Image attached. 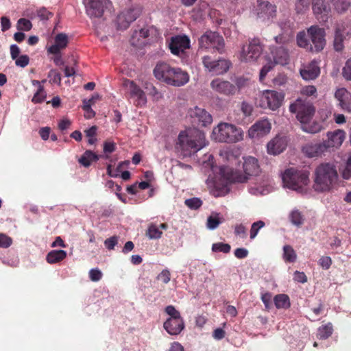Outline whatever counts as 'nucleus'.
Wrapping results in <instances>:
<instances>
[{"label":"nucleus","mask_w":351,"mask_h":351,"mask_svg":"<svg viewBox=\"0 0 351 351\" xmlns=\"http://www.w3.org/2000/svg\"><path fill=\"white\" fill-rule=\"evenodd\" d=\"M208 144L205 134L196 129L188 128L181 131L178 136L176 149L183 156H190Z\"/></svg>","instance_id":"1"},{"label":"nucleus","mask_w":351,"mask_h":351,"mask_svg":"<svg viewBox=\"0 0 351 351\" xmlns=\"http://www.w3.org/2000/svg\"><path fill=\"white\" fill-rule=\"evenodd\" d=\"M313 188L318 193H329L337 186L339 174L336 166L330 162L319 165L313 172Z\"/></svg>","instance_id":"2"},{"label":"nucleus","mask_w":351,"mask_h":351,"mask_svg":"<svg viewBox=\"0 0 351 351\" xmlns=\"http://www.w3.org/2000/svg\"><path fill=\"white\" fill-rule=\"evenodd\" d=\"M242 170L239 167L233 171L229 167L220 168V175L223 178V184L226 186L228 182H245L250 176H256L259 171L258 160L252 156L243 158Z\"/></svg>","instance_id":"3"},{"label":"nucleus","mask_w":351,"mask_h":351,"mask_svg":"<svg viewBox=\"0 0 351 351\" xmlns=\"http://www.w3.org/2000/svg\"><path fill=\"white\" fill-rule=\"evenodd\" d=\"M291 113L295 114L297 119L302 124L303 131L315 134L322 130V126L315 122L310 123L314 116L315 109L313 105L304 99H298L289 106Z\"/></svg>","instance_id":"4"},{"label":"nucleus","mask_w":351,"mask_h":351,"mask_svg":"<svg viewBox=\"0 0 351 351\" xmlns=\"http://www.w3.org/2000/svg\"><path fill=\"white\" fill-rule=\"evenodd\" d=\"M324 29L317 25H312L307 29L306 34L300 32L296 36L297 44L300 47L311 52H319L326 45Z\"/></svg>","instance_id":"5"},{"label":"nucleus","mask_w":351,"mask_h":351,"mask_svg":"<svg viewBox=\"0 0 351 351\" xmlns=\"http://www.w3.org/2000/svg\"><path fill=\"white\" fill-rule=\"evenodd\" d=\"M309 175V171L305 169H287L282 174L283 185L298 193H306L310 184Z\"/></svg>","instance_id":"6"},{"label":"nucleus","mask_w":351,"mask_h":351,"mask_svg":"<svg viewBox=\"0 0 351 351\" xmlns=\"http://www.w3.org/2000/svg\"><path fill=\"white\" fill-rule=\"evenodd\" d=\"M154 73L157 79L175 86H183L189 80V75L186 71L180 68L171 67L166 63L158 64Z\"/></svg>","instance_id":"7"},{"label":"nucleus","mask_w":351,"mask_h":351,"mask_svg":"<svg viewBox=\"0 0 351 351\" xmlns=\"http://www.w3.org/2000/svg\"><path fill=\"white\" fill-rule=\"evenodd\" d=\"M243 130L235 125L221 122L214 127L210 138L215 142L226 143H237L243 140Z\"/></svg>","instance_id":"8"},{"label":"nucleus","mask_w":351,"mask_h":351,"mask_svg":"<svg viewBox=\"0 0 351 351\" xmlns=\"http://www.w3.org/2000/svg\"><path fill=\"white\" fill-rule=\"evenodd\" d=\"M284 99L285 94L282 91L264 90L258 93L256 102L263 109L275 111L282 106Z\"/></svg>","instance_id":"9"},{"label":"nucleus","mask_w":351,"mask_h":351,"mask_svg":"<svg viewBox=\"0 0 351 351\" xmlns=\"http://www.w3.org/2000/svg\"><path fill=\"white\" fill-rule=\"evenodd\" d=\"M263 46L258 39H253L243 45L239 52L238 58L242 62H254L263 52Z\"/></svg>","instance_id":"10"},{"label":"nucleus","mask_w":351,"mask_h":351,"mask_svg":"<svg viewBox=\"0 0 351 351\" xmlns=\"http://www.w3.org/2000/svg\"><path fill=\"white\" fill-rule=\"evenodd\" d=\"M142 8L138 5L123 10L117 15L115 20L117 29L119 30L127 29L140 16Z\"/></svg>","instance_id":"11"},{"label":"nucleus","mask_w":351,"mask_h":351,"mask_svg":"<svg viewBox=\"0 0 351 351\" xmlns=\"http://www.w3.org/2000/svg\"><path fill=\"white\" fill-rule=\"evenodd\" d=\"M201 49H213L221 53L224 48V40L215 32H206L199 39Z\"/></svg>","instance_id":"12"},{"label":"nucleus","mask_w":351,"mask_h":351,"mask_svg":"<svg viewBox=\"0 0 351 351\" xmlns=\"http://www.w3.org/2000/svg\"><path fill=\"white\" fill-rule=\"evenodd\" d=\"M123 86L128 90L130 98L133 99V104L137 107L145 106L147 102L145 92L134 82L125 80Z\"/></svg>","instance_id":"13"},{"label":"nucleus","mask_w":351,"mask_h":351,"mask_svg":"<svg viewBox=\"0 0 351 351\" xmlns=\"http://www.w3.org/2000/svg\"><path fill=\"white\" fill-rule=\"evenodd\" d=\"M276 12V8L267 0H257L253 14L262 21L272 19Z\"/></svg>","instance_id":"14"},{"label":"nucleus","mask_w":351,"mask_h":351,"mask_svg":"<svg viewBox=\"0 0 351 351\" xmlns=\"http://www.w3.org/2000/svg\"><path fill=\"white\" fill-rule=\"evenodd\" d=\"M86 11L90 17H101L106 9L111 6L109 0H83Z\"/></svg>","instance_id":"15"},{"label":"nucleus","mask_w":351,"mask_h":351,"mask_svg":"<svg viewBox=\"0 0 351 351\" xmlns=\"http://www.w3.org/2000/svg\"><path fill=\"white\" fill-rule=\"evenodd\" d=\"M204 67L210 72L216 75H221L228 71L230 62L225 59L213 60L211 57L205 56L202 58Z\"/></svg>","instance_id":"16"},{"label":"nucleus","mask_w":351,"mask_h":351,"mask_svg":"<svg viewBox=\"0 0 351 351\" xmlns=\"http://www.w3.org/2000/svg\"><path fill=\"white\" fill-rule=\"evenodd\" d=\"M271 129V123L264 119L254 123L247 131V136L251 139H258L267 135Z\"/></svg>","instance_id":"17"},{"label":"nucleus","mask_w":351,"mask_h":351,"mask_svg":"<svg viewBox=\"0 0 351 351\" xmlns=\"http://www.w3.org/2000/svg\"><path fill=\"white\" fill-rule=\"evenodd\" d=\"M190 47V40L184 35H179L171 38L169 48L172 53L179 56Z\"/></svg>","instance_id":"18"},{"label":"nucleus","mask_w":351,"mask_h":351,"mask_svg":"<svg viewBox=\"0 0 351 351\" xmlns=\"http://www.w3.org/2000/svg\"><path fill=\"white\" fill-rule=\"evenodd\" d=\"M312 9L317 20L326 21L330 12V7L326 0H313Z\"/></svg>","instance_id":"19"},{"label":"nucleus","mask_w":351,"mask_h":351,"mask_svg":"<svg viewBox=\"0 0 351 351\" xmlns=\"http://www.w3.org/2000/svg\"><path fill=\"white\" fill-rule=\"evenodd\" d=\"M338 106L344 111L351 112V93L345 88H338L334 93Z\"/></svg>","instance_id":"20"},{"label":"nucleus","mask_w":351,"mask_h":351,"mask_svg":"<svg viewBox=\"0 0 351 351\" xmlns=\"http://www.w3.org/2000/svg\"><path fill=\"white\" fill-rule=\"evenodd\" d=\"M210 87L214 91L226 95H232L236 91V87L232 84L219 78L213 80L210 82Z\"/></svg>","instance_id":"21"},{"label":"nucleus","mask_w":351,"mask_h":351,"mask_svg":"<svg viewBox=\"0 0 351 351\" xmlns=\"http://www.w3.org/2000/svg\"><path fill=\"white\" fill-rule=\"evenodd\" d=\"M300 73L304 80H313L318 77L320 73V69L316 61H312L307 64H304L300 69Z\"/></svg>","instance_id":"22"},{"label":"nucleus","mask_w":351,"mask_h":351,"mask_svg":"<svg viewBox=\"0 0 351 351\" xmlns=\"http://www.w3.org/2000/svg\"><path fill=\"white\" fill-rule=\"evenodd\" d=\"M287 145L285 136H276L267 143V152L269 154L277 155L282 152Z\"/></svg>","instance_id":"23"},{"label":"nucleus","mask_w":351,"mask_h":351,"mask_svg":"<svg viewBox=\"0 0 351 351\" xmlns=\"http://www.w3.org/2000/svg\"><path fill=\"white\" fill-rule=\"evenodd\" d=\"M69 43L68 36L64 33L58 34L54 37V43L47 47V53L51 54H58L61 50L65 49Z\"/></svg>","instance_id":"24"},{"label":"nucleus","mask_w":351,"mask_h":351,"mask_svg":"<svg viewBox=\"0 0 351 351\" xmlns=\"http://www.w3.org/2000/svg\"><path fill=\"white\" fill-rule=\"evenodd\" d=\"M163 327L169 335H178L184 330L185 324L183 318L167 319L164 322Z\"/></svg>","instance_id":"25"},{"label":"nucleus","mask_w":351,"mask_h":351,"mask_svg":"<svg viewBox=\"0 0 351 351\" xmlns=\"http://www.w3.org/2000/svg\"><path fill=\"white\" fill-rule=\"evenodd\" d=\"M191 116L202 126H206L213 121L212 116L204 109L199 107H195L191 111Z\"/></svg>","instance_id":"26"},{"label":"nucleus","mask_w":351,"mask_h":351,"mask_svg":"<svg viewBox=\"0 0 351 351\" xmlns=\"http://www.w3.org/2000/svg\"><path fill=\"white\" fill-rule=\"evenodd\" d=\"M328 141L324 143L327 147H338L341 145L345 139L346 133L342 130H337L334 132H330L327 134Z\"/></svg>","instance_id":"27"},{"label":"nucleus","mask_w":351,"mask_h":351,"mask_svg":"<svg viewBox=\"0 0 351 351\" xmlns=\"http://www.w3.org/2000/svg\"><path fill=\"white\" fill-rule=\"evenodd\" d=\"M271 53L272 56V62L276 64L285 65L289 61V53L284 47H271Z\"/></svg>","instance_id":"28"},{"label":"nucleus","mask_w":351,"mask_h":351,"mask_svg":"<svg viewBox=\"0 0 351 351\" xmlns=\"http://www.w3.org/2000/svg\"><path fill=\"white\" fill-rule=\"evenodd\" d=\"M272 190V186L270 184L269 179H261L259 182L255 183L254 185H251L249 191L251 194L258 195H266Z\"/></svg>","instance_id":"29"},{"label":"nucleus","mask_w":351,"mask_h":351,"mask_svg":"<svg viewBox=\"0 0 351 351\" xmlns=\"http://www.w3.org/2000/svg\"><path fill=\"white\" fill-rule=\"evenodd\" d=\"M326 149L323 143H308L302 147V152L309 158L320 156Z\"/></svg>","instance_id":"30"},{"label":"nucleus","mask_w":351,"mask_h":351,"mask_svg":"<svg viewBox=\"0 0 351 351\" xmlns=\"http://www.w3.org/2000/svg\"><path fill=\"white\" fill-rule=\"evenodd\" d=\"M167 224L165 223L159 226L155 223H151L147 226L145 235L152 240L159 239L162 236V230H167Z\"/></svg>","instance_id":"31"},{"label":"nucleus","mask_w":351,"mask_h":351,"mask_svg":"<svg viewBox=\"0 0 351 351\" xmlns=\"http://www.w3.org/2000/svg\"><path fill=\"white\" fill-rule=\"evenodd\" d=\"M223 221V218L218 213H212L208 217L206 222V228L208 230L216 229L220 223Z\"/></svg>","instance_id":"32"},{"label":"nucleus","mask_w":351,"mask_h":351,"mask_svg":"<svg viewBox=\"0 0 351 351\" xmlns=\"http://www.w3.org/2000/svg\"><path fill=\"white\" fill-rule=\"evenodd\" d=\"M66 256V252L64 250H52L47 255V261L50 263H56L64 259Z\"/></svg>","instance_id":"33"},{"label":"nucleus","mask_w":351,"mask_h":351,"mask_svg":"<svg viewBox=\"0 0 351 351\" xmlns=\"http://www.w3.org/2000/svg\"><path fill=\"white\" fill-rule=\"evenodd\" d=\"M282 258L285 262L294 263L297 260V254L291 245H286L283 247Z\"/></svg>","instance_id":"34"},{"label":"nucleus","mask_w":351,"mask_h":351,"mask_svg":"<svg viewBox=\"0 0 351 351\" xmlns=\"http://www.w3.org/2000/svg\"><path fill=\"white\" fill-rule=\"evenodd\" d=\"M98 156L91 151H86L79 159V162L85 167H88L90 165L93 161H97Z\"/></svg>","instance_id":"35"},{"label":"nucleus","mask_w":351,"mask_h":351,"mask_svg":"<svg viewBox=\"0 0 351 351\" xmlns=\"http://www.w3.org/2000/svg\"><path fill=\"white\" fill-rule=\"evenodd\" d=\"M274 304L277 308H288L290 306V300L287 295L278 294L274 297Z\"/></svg>","instance_id":"36"},{"label":"nucleus","mask_w":351,"mask_h":351,"mask_svg":"<svg viewBox=\"0 0 351 351\" xmlns=\"http://www.w3.org/2000/svg\"><path fill=\"white\" fill-rule=\"evenodd\" d=\"M154 32V29L153 27L148 28V27H144L141 29L139 31H136L134 34L132 36V45H136L134 43V39L136 38L139 40L140 38H148L151 34H152ZM143 42H140L138 44H143ZM138 43H136L137 45Z\"/></svg>","instance_id":"37"},{"label":"nucleus","mask_w":351,"mask_h":351,"mask_svg":"<svg viewBox=\"0 0 351 351\" xmlns=\"http://www.w3.org/2000/svg\"><path fill=\"white\" fill-rule=\"evenodd\" d=\"M145 88L147 90L148 95L152 97L153 101H158L162 99V94L159 92L152 84L146 83L145 85Z\"/></svg>","instance_id":"38"},{"label":"nucleus","mask_w":351,"mask_h":351,"mask_svg":"<svg viewBox=\"0 0 351 351\" xmlns=\"http://www.w3.org/2000/svg\"><path fill=\"white\" fill-rule=\"evenodd\" d=\"M335 10L338 13L346 12L350 7V3L348 0H332Z\"/></svg>","instance_id":"39"},{"label":"nucleus","mask_w":351,"mask_h":351,"mask_svg":"<svg viewBox=\"0 0 351 351\" xmlns=\"http://www.w3.org/2000/svg\"><path fill=\"white\" fill-rule=\"evenodd\" d=\"M332 332L331 324L324 325L318 328L317 337L319 339H325L329 337Z\"/></svg>","instance_id":"40"},{"label":"nucleus","mask_w":351,"mask_h":351,"mask_svg":"<svg viewBox=\"0 0 351 351\" xmlns=\"http://www.w3.org/2000/svg\"><path fill=\"white\" fill-rule=\"evenodd\" d=\"M341 29L339 28L334 33L333 45L335 49L337 51H340L343 49V41L346 39V38H343V36L339 34V31Z\"/></svg>","instance_id":"41"},{"label":"nucleus","mask_w":351,"mask_h":351,"mask_svg":"<svg viewBox=\"0 0 351 351\" xmlns=\"http://www.w3.org/2000/svg\"><path fill=\"white\" fill-rule=\"evenodd\" d=\"M47 97L46 92L44 90V87L42 85H39L37 91L34 95L32 101L34 104H38L43 102Z\"/></svg>","instance_id":"42"},{"label":"nucleus","mask_w":351,"mask_h":351,"mask_svg":"<svg viewBox=\"0 0 351 351\" xmlns=\"http://www.w3.org/2000/svg\"><path fill=\"white\" fill-rule=\"evenodd\" d=\"M274 66H275V64L269 58L267 60V62L263 65V66L262 67V69L260 71V75H259L260 82H264L266 75L274 68Z\"/></svg>","instance_id":"43"},{"label":"nucleus","mask_w":351,"mask_h":351,"mask_svg":"<svg viewBox=\"0 0 351 351\" xmlns=\"http://www.w3.org/2000/svg\"><path fill=\"white\" fill-rule=\"evenodd\" d=\"M289 218L292 223L295 226H300L303 223L304 218L298 210H293L289 215Z\"/></svg>","instance_id":"44"},{"label":"nucleus","mask_w":351,"mask_h":351,"mask_svg":"<svg viewBox=\"0 0 351 351\" xmlns=\"http://www.w3.org/2000/svg\"><path fill=\"white\" fill-rule=\"evenodd\" d=\"M265 226L264 221L260 220L253 223L251 226L250 237L251 239H254L258 233L260 229L263 228Z\"/></svg>","instance_id":"45"},{"label":"nucleus","mask_w":351,"mask_h":351,"mask_svg":"<svg viewBox=\"0 0 351 351\" xmlns=\"http://www.w3.org/2000/svg\"><path fill=\"white\" fill-rule=\"evenodd\" d=\"M339 28L341 29V30L339 31V34L343 36V38H346L347 36L351 34V28H350L348 25L346 23L341 22L337 23L335 27V32Z\"/></svg>","instance_id":"46"},{"label":"nucleus","mask_w":351,"mask_h":351,"mask_svg":"<svg viewBox=\"0 0 351 351\" xmlns=\"http://www.w3.org/2000/svg\"><path fill=\"white\" fill-rule=\"evenodd\" d=\"M165 313L169 316L167 319H182L180 313L176 308L172 305H169L165 308Z\"/></svg>","instance_id":"47"},{"label":"nucleus","mask_w":351,"mask_h":351,"mask_svg":"<svg viewBox=\"0 0 351 351\" xmlns=\"http://www.w3.org/2000/svg\"><path fill=\"white\" fill-rule=\"evenodd\" d=\"M340 173L344 180L351 178V156L348 158L345 167L340 170Z\"/></svg>","instance_id":"48"},{"label":"nucleus","mask_w":351,"mask_h":351,"mask_svg":"<svg viewBox=\"0 0 351 351\" xmlns=\"http://www.w3.org/2000/svg\"><path fill=\"white\" fill-rule=\"evenodd\" d=\"M212 250L215 252H221L228 253L230 251V245L227 243H216L213 244Z\"/></svg>","instance_id":"49"},{"label":"nucleus","mask_w":351,"mask_h":351,"mask_svg":"<svg viewBox=\"0 0 351 351\" xmlns=\"http://www.w3.org/2000/svg\"><path fill=\"white\" fill-rule=\"evenodd\" d=\"M32 27V23L26 19H20L17 22V29L19 30L29 31Z\"/></svg>","instance_id":"50"},{"label":"nucleus","mask_w":351,"mask_h":351,"mask_svg":"<svg viewBox=\"0 0 351 351\" xmlns=\"http://www.w3.org/2000/svg\"><path fill=\"white\" fill-rule=\"evenodd\" d=\"M293 34L291 32L282 34L274 38L276 43L285 44L289 43L293 38Z\"/></svg>","instance_id":"51"},{"label":"nucleus","mask_w":351,"mask_h":351,"mask_svg":"<svg viewBox=\"0 0 351 351\" xmlns=\"http://www.w3.org/2000/svg\"><path fill=\"white\" fill-rule=\"evenodd\" d=\"M97 133V127L96 126H92L89 129L85 130L86 136L88 138V143L90 145L94 144L97 139L95 138V135Z\"/></svg>","instance_id":"52"},{"label":"nucleus","mask_w":351,"mask_h":351,"mask_svg":"<svg viewBox=\"0 0 351 351\" xmlns=\"http://www.w3.org/2000/svg\"><path fill=\"white\" fill-rule=\"evenodd\" d=\"M202 202L197 197L190 198L185 200V204L191 209H197L202 206Z\"/></svg>","instance_id":"53"},{"label":"nucleus","mask_w":351,"mask_h":351,"mask_svg":"<svg viewBox=\"0 0 351 351\" xmlns=\"http://www.w3.org/2000/svg\"><path fill=\"white\" fill-rule=\"evenodd\" d=\"M308 0H295V10L298 13L304 12L308 8Z\"/></svg>","instance_id":"54"},{"label":"nucleus","mask_w":351,"mask_h":351,"mask_svg":"<svg viewBox=\"0 0 351 351\" xmlns=\"http://www.w3.org/2000/svg\"><path fill=\"white\" fill-rule=\"evenodd\" d=\"M48 77L50 78V82L53 84L60 85L61 76L60 74L56 70H51L49 72Z\"/></svg>","instance_id":"55"},{"label":"nucleus","mask_w":351,"mask_h":351,"mask_svg":"<svg viewBox=\"0 0 351 351\" xmlns=\"http://www.w3.org/2000/svg\"><path fill=\"white\" fill-rule=\"evenodd\" d=\"M89 278L93 282H97L102 278V272L97 268L91 269L89 271Z\"/></svg>","instance_id":"56"},{"label":"nucleus","mask_w":351,"mask_h":351,"mask_svg":"<svg viewBox=\"0 0 351 351\" xmlns=\"http://www.w3.org/2000/svg\"><path fill=\"white\" fill-rule=\"evenodd\" d=\"M83 110H84V117L86 119L93 118L95 113L91 108V106H90L89 101H83Z\"/></svg>","instance_id":"57"},{"label":"nucleus","mask_w":351,"mask_h":351,"mask_svg":"<svg viewBox=\"0 0 351 351\" xmlns=\"http://www.w3.org/2000/svg\"><path fill=\"white\" fill-rule=\"evenodd\" d=\"M317 93L315 86L313 85L305 86L300 90V93L306 96L315 95Z\"/></svg>","instance_id":"58"},{"label":"nucleus","mask_w":351,"mask_h":351,"mask_svg":"<svg viewBox=\"0 0 351 351\" xmlns=\"http://www.w3.org/2000/svg\"><path fill=\"white\" fill-rule=\"evenodd\" d=\"M158 280L167 284L171 280V273L168 269H163L157 276Z\"/></svg>","instance_id":"59"},{"label":"nucleus","mask_w":351,"mask_h":351,"mask_svg":"<svg viewBox=\"0 0 351 351\" xmlns=\"http://www.w3.org/2000/svg\"><path fill=\"white\" fill-rule=\"evenodd\" d=\"M29 62V58L27 55H21L16 58L15 60V64L16 66L24 68Z\"/></svg>","instance_id":"60"},{"label":"nucleus","mask_w":351,"mask_h":351,"mask_svg":"<svg viewBox=\"0 0 351 351\" xmlns=\"http://www.w3.org/2000/svg\"><path fill=\"white\" fill-rule=\"evenodd\" d=\"M343 75L347 80L351 81V58L347 60L343 69Z\"/></svg>","instance_id":"61"},{"label":"nucleus","mask_w":351,"mask_h":351,"mask_svg":"<svg viewBox=\"0 0 351 351\" xmlns=\"http://www.w3.org/2000/svg\"><path fill=\"white\" fill-rule=\"evenodd\" d=\"M12 239L4 234H0V247L6 248L11 245Z\"/></svg>","instance_id":"62"},{"label":"nucleus","mask_w":351,"mask_h":351,"mask_svg":"<svg viewBox=\"0 0 351 351\" xmlns=\"http://www.w3.org/2000/svg\"><path fill=\"white\" fill-rule=\"evenodd\" d=\"M37 15L41 20H47L52 16V13L45 8H42L38 10Z\"/></svg>","instance_id":"63"},{"label":"nucleus","mask_w":351,"mask_h":351,"mask_svg":"<svg viewBox=\"0 0 351 351\" xmlns=\"http://www.w3.org/2000/svg\"><path fill=\"white\" fill-rule=\"evenodd\" d=\"M332 264V260L329 256H322L319 260V265L324 269H328Z\"/></svg>","instance_id":"64"}]
</instances>
